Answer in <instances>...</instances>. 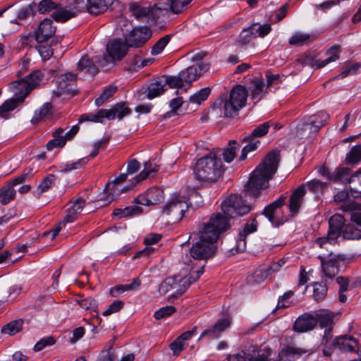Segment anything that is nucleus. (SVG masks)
I'll list each match as a JSON object with an SVG mask.
<instances>
[{"label":"nucleus","mask_w":361,"mask_h":361,"mask_svg":"<svg viewBox=\"0 0 361 361\" xmlns=\"http://www.w3.org/2000/svg\"><path fill=\"white\" fill-rule=\"evenodd\" d=\"M329 231L326 236L316 239L315 243L320 247H326L328 244L335 245L345 227V219L343 215L335 214L329 221Z\"/></svg>","instance_id":"39448f33"},{"label":"nucleus","mask_w":361,"mask_h":361,"mask_svg":"<svg viewBox=\"0 0 361 361\" xmlns=\"http://www.w3.org/2000/svg\"><path fill=\"white\" fill-rule=\"evenodd\" d=\"M211 90L209 87H204L190 96V102L192 103L200 104L202 102L205 101L210 94Z\"/></svg>","instance_id":"603ef678"},{"label":"nucleus","mask_w":361,"mask_h":361,"mask_svg":"<svg viewBox=\"0 0 361 361\" xmlns=\"http://www.w3.org/2000/svg\"><path fill=\"white\" fill-rule=\"evenodd\" d=\"M164 199L163 190L158 187H153L140 194L134 200V202L141 205L152 206L159 204Z\"/></svg>","instance_id":"9b49d317"},{"label":"nucleus","mask_w":361,"mask_h":361,"mask_svg":"<svg viewBox=\"0 0 361 361\" xmlns=\"http://www.w3.org/2000/svg\"><path fill=\"white\" fill-rule=\"evenodd\" d=\"M352 224L345 226L341 236L345 240H357L361 238V212L356 208L351 213Z\"/></svg>","instance_id":"1a4fd4ad"},{"label":"nucleus","mask_w":361,"mask_h":361,"mask_svg":"<svg viewBox=\"0 0 361 361\" xmlns=\"http://www.w3.org/2000/svg\"><path fill=\"white\" fill-rule=\"evenodd\" d=\"M251 34L252 35L254 39L259 37H264L267 35L271 30V25L268 23L259 24V23H253L249 27Z\"/></svg>","instance_id":"e433bc0d"},{"label":"nucleus","mask_w":361,"mask_h":361,"mask_svg":"<svg viewBox=\"0 0 361 361\" xmlns=\"http://www.w3.org/2000/svg\"><path fill=\"white\" fill-rule=\"evenodd\" d=\"M191 284L189 279L175 276L166 278L159 286V292L161 295H165L171 290H174L172 298H178L189 288Z\"/></svg>","instance_id":"0eeeda50"},{"label":"nucleus","mask_w":361,"mask_h":361,"mask_svg":"<svg viewBox=\"0 0 361 361\" xmlns=\"http://www.w3.org/2000/svg\"><path fill=\"white\" fill-rule=\"evenodd\" d=\"M108 61L106 57H102L101 59L100 56H95L94 59H90L85 55L79 61L78 68L93 76L98 73V66H104Z\"/></svg>","instance_id":"2eb2a0df"},{"label":"nucleus","mask_w":361,"mask_h":361,"mask_svg":"<svg viewBox=\"0 0 361 361\" xmlns=\"http://www.w3.org/2000/svg\"><path fill=\"white\" fill-rule=\"evenodd\" d=\"M341 52L339 45H334L326 51L327 58L322 59H315L312 63V66L314 68H321L326 66L331 62L336 61L339 59V54Z\"/></svg>","instance_id":"a878e982"},{"label":"nucleus","mask_w":361,"mask_h":361,"mask_svg":"<svg viewBox=\"0 0 361 361\" xmlns=\"http://www.w3.org/2000/svg\"><path fill=\"white\" fill-rule=\"evenodd\" d=\"M243 142H247V144L242 149L240 160H245L247 158V154L256 150L260 144V141L258 139L255 137L249 138V135L243 138Z\"/></svg>","instance_id":"f704fd0d"},{"label":"nucleus","mask_w":361,"mask_h":361,"mask_svg":"<svg viewBox=\"0 0 361 361\" xmlns=\"http://www.w3.org/2000/svg\"><path fill=\"white\" fill-rule=\"evenodd\" d=\"M157 171V169H156V166L152 167L150 163H145L144 169L136 177V182L138 183L140 180L146 179L148 178L150 173Z\"/></svg>","instance_id":"0e129e2a"},{"label":"nucleus","mask_w":361,"mask_h":361,"mask_svg":"<svg viewBox=\"0 0 361 361\" xmlns=\"http://www.w3.org/2000/svg\"><path fill=\"white\" fill-rule=\"evenodd\" d=\"M11 183H8L0 190V202L3 204H7L15 198L16 190Z\"/></svg>","instance_id":"4c0bfd02"},{"label":"nucleus","mask_w":361,"mask_h":361,"mask_svg":"<svg viewBox=\"0 0 361 361\" xmlns=\"http://www.w3.org/2000/svg\"><path fill=\"white\" fill-rule=\"evenodd\" d=\"M310 38V35L308 34L297 32L289 39L288 42L290 45L301 46Z\"/></svg>","instance_id":"6e6d98bb"},{"label":"nucleus","mask_w":361,"mask_h":361,"mask_svg":"<svg viewBox=\"0 0 361 361\" xmlns=\"http://www.w3.org/2000/svg\"><path fill=\"white\" fill-rule=\"evenodd\" d=\"M162 10H167V8H162L157 6H142L137 3L131 4L130 6V11L137 19H143L150 16L154 19L156 16H159V12H161Z\"/></svg>","instance_id":"a211bd4d"},{"label":"nucleus","mask_w":361,"mask_h":361,"mask_svg":"<svg viewBox=\"0 0 361 361\" xmlns=\"http://www.w3.org/2000/svg\"><path fill=\"white\" fill-rule=\"evenodd\" d=\"M254 39L249 28H245L239 35L236 40V45L239 47L244 48L249 45Z\"/></svg>","instance_id":"a18cd8bd"},{"label":"nucleus","mask_w":361,"mask_h":361,"mask_svg":"<svg viewBox=\"0 0 361 361\" xmlns=\"http://www.w3.org/2000/svg\"><path fill=\"white\" fill-rule=\"evenodd\" d=\"M269 128V122H265L257 128H255L252 133L249 135V138L255 137L257 139L258 137H262L267 134L268 130Z\"/></svg>","instance_id":"4d7b16f0"},{"label":"nucleus","mask_w":361,"mask_h":361,"mask_svg":"<svg viewBox=\"0 0 361 361\" xmlns=\"http://www.w3.org/2000/svg\"><path fill=\"white\" fill-rule=\"evenodd\" d=\"M357 344V341L355 338L347 335L337 337L331 342L334 349L338 348L342 352H354Z\"/></svg>","instance_id":"393cba45"},{"label":"nucleus","mask_w":361,"mask_h":361,"mask_svg":"<svg viewBox=\"0 0 361 361\" xmlns=\"http://www.w3.org/2000/svg\"><path fill=\"white\" fill-rule=\"evenodd\" d=\"M350 176V169L348 168L338 169L334 173H332L331 180L338 183H346Z\"/></svg>","instance_id":"8fccbe9b"},{"label":"nucleus","mask_w":361,"mask_h":361,"mask_svg":"<svg viewBox=\"0 0 361 361\" xmlns=\"http://www.w3.org/2000/svg\"><path fill=\"white\" fill-rule=\"evenodd\" d=\"M166 90V86H165L162 77L161 76L149 85L147 97L149 99H154L162 94Z\"/></svg>","instance_id":"2f4dec72"},{"label":"nucleus","mask_w":361,"mask_h":361,"mask_svg":"<svg viewBox=\"0 0 361 361\" xmlns=\"http://www.w3.org/2000/svg\"><path fill=\"white\" fill-rule=\"evenodd\" d=\"M334 316L333 312L319 313L314 316L317 319V324L319 323L322 328H326L322 339L323 344L327 345L329 341L332 338L331 330Z\"/></svg>","instance_id":"6ab92c4d"},{"label":"nucleus","mask_w":361,"mask_h":361,"mask_svg":"<svg viewBox=\"0 0 361 361\" xmlns=\"http://www.w3.org/2000/svg\"><path fill=\"white\" fill-rule=\"evenodd\" d=\"M361 160V146H354L345 157L346 163L348 164H355Z\"/></svg>","instance_id":"de8ad7c7"},{"label":"nucleus","mask_w":361,"mask_h":361,"mask_svg":"<svg viewBox=\"0 0 361 361\" xmlns=\"http://www.w3.org/2000/svg\"><path fill=\"white\" fill-rule=\"evenodd\" d=\"M210 67V64L206 62L201 63H193L186 69L180 72L183 81L190 86L192 82L196 80L202 74L207 72Z\"/></svg>","instance_id":"4468645a"},{"label":"nucleus","mask_w":361,"mask_h":361,"mask_svg":"<svg viewBox=\"0 0 361 361\" xmlns=\"http://www.w3.org/2000/svg\"><path fill=\"white\" fill-rule=\"evenodd\" d=\"M322 271L325 276L329 279H333L338 273L339 267L341 262H343L344 257L341 255L330 253L326 257H319Z\"/></svg>","instance_id":"9d476101"},{"label":"nucleus","mask_w":361,"mask_h":361,"mask_svg":"<svg viewBox=\"0 0 361 361\" xmlns=\"http://www.w3.org/2000/svg\"><path fill=\"white\" fill-rule=\"evenodd\" d=\"M222 213L211 216L209 221L202 223L198 228L200 239L216 245L221 235L231 228L230 220L237 216H243L251 210L242 197L230 195L221 203Z\"/></svg>","instance_id":"f257e3e1"},{"label":"nucleus","mask_w":361,"mask_h":361,"mask_svg":"<svg viewBox=\"0 0 361 361\" xmlns=\"http://www.w3.org/2000/svg\"><path fill=\"white\" fill-rule=\"evenodd\" d=\"M224 171L225 168L221 158L211 152L197 161L194 176L199 181L214 183L222 178Z\"/></svg>","instance_id":"20e7f679"},{"label":"nucleus","mask_w":361,"mask_h":361,"mask_svg":"<svg viewBox=\"0 0 361 361\" xmlns=\"http://www.w3.org/2000/svg\"><path fill=\"white\" fill-rule=\"evenodd\" d=\"M188 209V200L184 196L175 195L168 200L163 207V214L168 216L171 221L177 222L182 219Z\"/></svg>","instance_id":"423d86ee"},{"label":"nucleus","mask_w":361,"mask_h":361,"mask_svg":"<svg viewBox=\"0 0 361 361\" xmlns=\"http://www.w3.org/2000/svg\"><path fill=\"white\" fill-rule=\"evenodd\" d=\"M56 27L50 18L42 20L34 30L33 36L37 43H43L51 39L56 33Z\"/></svg>","instance_id":"f8f14e48"},{"label":"nucleus","mask_w":361,"mask_h":361,"mask_svg":"<svg viewBox=\"0 0 361 361\" xmlns=\"http://www.w3.org/2000/svg\"><path fill=\"white\" fill-rule=\"evenodd\" d=\"M56 343V340L53 336H47L41 338L35 345L34 350L36 352L42 350L47 346L53 345Z\"/></svg>","instance_id":"bf43d9fd"},{"label":"nucleus","mask_w":361,"mask_h":361,"mask_svg":"<svg viewBox=\"0 0 361 361\" xmlns=\"http://www.w3.org/2000/svg\"><path fill=\"white\" fill-rule=\"evenodd\" d=\"M176 312L173 306H166L160 308L154 312V317L156 319H161L171 316Z\"/></svg>","instance_id":"680f3d73"},{"label":"nucleus","mask_w":361,"mask_h":361,"mask_svg":"<svg viewBox=\"0 0 361 361\" xmlns=\"http://www.w3.org/2000/svg\"><path fill=\"white\" fill-rule=\"evenodd\" d=\"M171 40V35H167L160 38L152 47L151 53L152 55L159 54Z\"/></svg>","instance_id":"864d4df0"},{"label":"nucleus","mask_w":361,"mask_h":361,"mask_svg":"<svg viewBox=\"0 0 361 361\" xmlns=\"http://www.w3.org/2000/svg\"><path fill=\"white\" fill-rule=\"evenodd\" d=\"M52 108V105L51 103H45L43 106L38 110H36L35 112V115L32 118V123H37L41 119L45 118L51 111Z\"/></svg>","instance_id":"3c124183"},{"label":"nucleus","mask_w":361,"mask_h":361,"mask_svg":"<svg viewBox=\"0 0 361 361\" xmlns=\"http://www.w3.org/2000/svg\"><path fill=\"white\" fill-rule=\"evenodd\" d=\"M240 107L235 104L228 99L224 101L223 111L225 117H235L238 114Z\"/></svg>","instance_id":"37998d69"},{"label":"nucleus","mask_w":361,"mask_h":361,"mask_svg":"<svg viewBox=\"0 0 361 361\" xmlns=\"http://www.w3.org/2000/svg\"><path fill=\"white\" fill-rule=\"evenodd\" d=\"M34 175L33 169L30 168L25 170L20 175L16 177L10 183L13 186L24 183Z\"/></svg>","instance_id":"052dcab7"},{"label":"nucleus","mask_w":361,"mask_h":361,"mask_svg":"<svg viewBox=\"0 0 361 361\" xmlns=\"http://www.w3.org/2000/svg\"><path fill=\"white\" fill-rule=\"evenodd\" d=\"M317 325V319L311 314L305 313L300 316L293 324V330L304 333L312 330Z\"/></svg>","instance_id":"4be33fe9"},{"label":"nucleus","mask_w":361,"mask_h":361,"mask_svg":"<svg viewBox=\"0 0 361 361\" xmlns=\"http://www.w3.org/2000/svg\"><path fill=\"white\" fill-rule=\"evenodd\" d=\"M151 30L147 27H135L126 38V43L130 47H140L151 38Z\"/></svg>","instance_id":"ddd939ff"},{"label":"nucleus","mask_w":361,"mask_h":361,"mask_svg":"<svg viewBox=\"0 0 361 361\" xmlns=\"http://www.w3.org/2000/svg\"><path fill=\"white\" fill-rule=\"evenodd\" d=\"M79 305L85 310L97 312V302L92 298H87L78 300Z\"/></svg>","instance_id":"5fc2aeb1"},{"label":"nucleus","mask_w":361,"mask_h":361,"mask_svg":"<svg viewBox=\"0 0 361 361\" xmlns=\"http://www.w3.org/2000/svg\"><path fill=\"white\" fill-rule=\"evenodd\" d=\"M305 193V187L304 185H301L290 195L289 209L292 213L295 214L298 212Z\"/></svg>","instance_id":"cd10ccee"},{"label":"nucleus","mask_w":361,"mask_h":361,"mask_svg":"<svg viewBox=\"0 0 361 361\" xmlns=\"http://www.w3.org/2000/svg\"><path fill=\"white\" fill-rule=\"evenodd\" d=\"M305 353L294 346H286L281 349L278 355V360L270 358L271 350H261L257 346L250 345L241 352L228 355V361H295Z\"/></svg>","instance_id":"7ed1b4c3"},{"label":"nucleus","mask_w":361,"mask_h":361,"mask_svg":"<svg viewBox=\"0 0 361 361\" xmlns=\"http://www.w3.org/2000/svg\"><path fill=\"white\" fill-rule=\"evenodd\" d=\"M23 324V319L12 321L2 327L1 333L8 335H14L21 330Z\"/></svg>","instance_id":"79ce46f5"},{"label":"nucleus","mask_w":361,"mask_h":361,"mask_svg":"<svg viewBox=\"0 0 361 361\" xmlns=\"http://www.w3.org/2000/svg\"><path fill=\"white\" fill-rule=\"evenodd\" d=\"M87 12L94 16H98L106 11L112 4L113 0H87Z\"/></svg>","instance_id":"c85d7f7f"},{"label":"nucleus","mask_w":361,"mask_h":361,"mask_svg":"<svg viewBox=\"0 0 361 361\" xmlns=\"http://www.w3.org/2000/svg\"><path fill=\"white\" fill-rule=\"evenodd\" d=\"M217 245L199 238L190 249V256L199 260H207L216 255Z\"/></svg>","instance_id":"6e6552de"},{"label":"nucleus","mask_w":361,"mask_h":361,"mask_svg":"<svg viewBox=\"0 0 361 361\" xmlns=\"http://www.w3.org/2000/svg\"><path fill=\"white\" fill-rule=\"evenodd\" d=\"M76 12L65 7L55 8L51 17L57 22L64 23L75 17Z\"/></svg>","instance_id":"473e14b6"},{"label":"nucleus","mask_w":361,"mask_h":361,"mask_svg":"<svg viewBox=\"0 0 361 361\" xmlns=\"http://www.w3.org/2000/svg\"><path fill=\"white\" fill-rule=\"evenodd\" d=\"M236 145L235 140H230L228 142V145L226 148L224 149L223 151V158L224 160L227 162H231L236 155V148L235 145Z\"/></svg>","instance_id":"09e8293b"},{"label":"nucleus","mask_w":361,"mask_h":361,"mask_svg":"<svg viewBox=\"0 0 361 361\" xmlns=\"http://www.w3.org/2000/svg\"><path fill=\"white\" fill-rule=\"evenodd\" d=\"M264 82L260 79L254 80L251 84L250 89L251 90V96L253 99L259 100L264 92Z\"/></svg>","instance_id":"ea45409f"},{"label":"nucleus","mask_w":361,"mask_h":361,"mask_svg":"<svg viewBox=\"0 0 361 361\" xmlns=\"http://www.w3.org/2000/svg\"><path fill=\"white\" fill-rule=\"evenodd\" d=\"M56 180V178L54 174H49L47 176L44 178L37 187V195L39 196L42 193L48 191V190L54 185Z\"/></svg>","instance_id":"a19ab883"},{"label":"nucleus","mask_w":361,"mask_h":361,"mask_svg":"<svg viewBox=\"0 0 361 361\" xmlns=\"http://www.w3.org/2000/svg\"><path fill=\"white\" fill-rule=\"evenodd\" d=\"M280 161L277 150L269 152L263 161L251 173L245 185L246 193L253 197L260 195V191L269 187V182L276 173Z\"/></svg>","instance_id":"f03ea898"},{"label":"nucleus","mask_w":361,"mask_h":361,"mask_svg":"<svg viewBox=\"0 0 361 361\" xmlns=\"http://www.w3.org/2000/svg\"><path fill=\"white\" fill-rule=\"evenodd\" d=\"M329 116L324 111H319L309 118V121L300 125L301 130H309L310 133L317 132L325 125Z\"/></svg>","instance_id":"f3484780"},{"label":"nucleus","mask_w":361,"mask_h":361,"mask_svg":"<svg viewBox=\"0 0 361 361\" xmlns=\"http://www.w3.org/2000/svg\"><path fill=\"white\" fill-rule=\"evenodd\" d=\"M128 175H129L128 172L126 173H121L118 177L116 178L112 182H109L106 184L105 190L111 191L110 195H112L111 200L113 199V197L118 194L120 191L124 192L127 190L126 188L118 189L117 188V185L123 183L124 181H126Z\"/></svg>","instance_id":"72a5a7b5"},{"label":"nucleus","mask_w":361,"mask_h":361,"mask_svg":"<svg viewBox=\"0 0 361 361\" xmlns=\"http://www.w3.org/2000/svg\"><path fill=\"white\" fill-rule=\"evenodd\" d=\"M128 47L122 39H114L106 45V51L112 59L121 60L127 54Z\"/></svg>","instance_id":"5701e85b"},{"label":"nucleus","mask_w":361,"mask_h":361,"mask_svg":"<svg viewBox=\"0 0 361 361\" xmlns=\"http://www.w3.org/2000/svg\"><path fill=\"white\" fill-rule=\"evenodd\" d=\"M71 206L68 208V214L64 216V221L66 222H73L76 219L78 215L80 214L85 205V201L79 197L75 201L69 203Z\"/></svg>","instance_id":"c756f323"},{"label":"nucleus","mask_w":361,"mask_h":361,"mask_svg":"<svg viewBox=\"0 0 361 361\" xmlns=\"http://www.w3.org/2000/svg\"><path fill=\"white\" fill-rule=\"evenodd\" d=\"M308 189L314 193H319L326 187V183L319 180H312L307 184Z\"/></svg>","instance_id":"774afa93"},{"label":"nucleus","mask_w":361,"mask_h":361,"mask_svg":"<svg viewBox=\"0 0 361 361\" xmlns=\"http://www.w3.org/2000/svg\"><path fill=\"white\" fill-rule=\"evenodd\" d=\"M106 111L111 112L113 114L112 120L114 119L117 115L118 120H122L125 116H128L131 114L130 108L126 106L124 102H118L115 105L112 106L111 109H106Z\"/></svg>","instance_id":"c9c22d12"},{"label":"nucleus","mask_w":361,"mask_h":361,"mask_svg":"<svg viewBox=\"0 0 361 361\" xmlns=\"http://www.w3.org/2000/svg\"><path fill=\"white\" fill-rule=\"evenodd\" d=\"M117 91L116 86H108L104 88L100 96L95 99V104L97 106L102 105L107 99L111 97Z\"/></svg>","instance_id":"49530a36"},{"label":"nucleus","mask_w":361,"mask_h":361,"mask_svg":"<svg viewBox=\"0 0 361 361\" xmlns=\"http://www.w3.org/2000/svg\"><path fill=\"white\" fill-rule=\"evenodd\" d=\"M231 323V319L228 317L220 319L213 326L205 329L200 338L207 336L209 339H216L230 326Z\"/></svg>","instance_id":"412c9836"},{"label":"nucleus","mask_w":361,"mask_h":361,"mask_svg":"<svg viewBox=\"0 0 361 361\" xmlns=\"http://www.w3.org/2000/svg\"><path fill=\"white\" fill-rule=\"evenodd\" d=\"M17 101L14 99L6 101L0 106V117H6L7 113L16 107Z\"/></svg>","instance_id":"e2e57ef3"},{"label":"nucleus","mask_w":361,"mask_h":361,"mask_svg":"<svg viewBox=\"0 0 361 361\" xmlns=\"http://www.w3.org/2000/svg\"><path fill=\"white\" fill-rule=\"evenodd\" d=\"M247 97V91L245 87L242 85H236L230 92L228 99L242 109L246 104Z\"/></svg>","instance_id":"bb28decb"},{"label":"nucleus","mask_w":361,"mask_h":361,"mask_svg":"<svg viewBox=\"0 0 361 361\" xmlns=\"http://www.w3.org/2000/svg\"><path fill=\"white\" fill-rule=\"evenodd\" d=\"M327 286L322 283H314L313 284V298L317 302H320L326 296Z\"/></svg>","instance_id":"c03bdc74"},{"label":"nucleus","mask_w":361,"mask_h":361,"mask_svg":"<svg viewBox=\"0 0 361 361\" xmlns=\"http://www.w3.org/2000/svg\"><path fill=\"white\" fill-rule=\"evenodd\" d=\"M113 114L111 112L106 111V109H102L99 110L96 114H84L79 118V123L85 121H92L95 123H102L104 118L108 120H112Z\"/></svg>","instance_id":"7c9ffc66"},{"label":"nucleus","mask_w":361,"mask_h":361,"mask_svg":"<svg viewBox=\"0 0 361 361\" xmlns=\"http://www.w3.org/2000/svg\"><path fill=\"white\" fill-rule=\"evenodd\" d=\"M165 86L170 88H181L184 85V81L180 73L177 75H162Z\"/></svg>","instance_id":"58836bf2"},{"label":"nucleus","mask_w":361,"mask_h":361,"mask_svg":"<svg viewBox=\"0 0 361 361\" xmlns=\"http://www.w3.org/2000/svg\"><path fill=\"white\" fill-rule=\"evenodd\" d=\"M77 81V76L72 73H67L60 75L57 78L58 92L60 94L73 93L74 87Z\"/></svg>","instance_id":"aec40b11"},{"label":"nucleus","mask_w":361,"mask_h":361,"mask_svg":"<svg viewBox=\"0 0 361 361\" xmlns=\"http://www.w3.org/2000/svg\"><path fill=\"white\" fill-rule=\"evenodd\" d=\"M123 306L124 302L123 301L116 300L109 306L107 310L103 312L102 314L105 317L109 316L113 313L119 312L123 307Z\"/></svg>","instance_id":"338daca9"},{"label":"nucleus","mask_w":361,"mask_h":361,"mask_svg":"<svg viewBox=\"0 0 361 361\" xmlns=\"http://www.w3.org/2000/svg\"><path fill=\"white\" fill-rule=\"evenodd\" d=\"M10 89L16 96L15 100L21 102L32 90L36 87V82L28 83L24 78L13 81L9 85Z\"/></svg>","instance_id":"dca6fc26"},{"label":"nucleus","mask_w":361,"mask_h":361,"mask_svg":"<svg viewBox=\"0 0 361 361\" xmlns=\"http://www.w3.org/2000/svg\"><path fill=\"white\" fill-rule=\"evenodd\" d=\"M57 8V4L52 0H42L38 4V11L44 14Z\"/></svg>","instance_id":"13d9d810"},{"label":"nucleus","mask_w":361,"mask_h":361,"mask_svg":"<svg viewBox=\"0 0 361 361\" xmlns=\"http://www.w3.org/2000/svg\"><path fill=\"white\" fill-rule=\"evenodd\" d=\"M285 200L286 197L282 195L267 206L263 210L262 214L274 225L278 226L279 224V212L281 207L284 204Z\"/></svg>","instance_id":"b1692460"},{"label":"nucleus","mask_w":361,"mask_h":361,"mask_svg":"<svg viewBox=\"0 0 361 361\" xmlns=\"http://www.w3.org/2000/svg\"><path fill=\"white\" fill-rule=\"evenodd\" d=\"M187 200L188 202V207H192L195 209L203 205L202 197L197 192H192L190 197L188 199L187 198Z\"/></svg>","instance_id":"69168bd1"}]
</instances>
